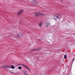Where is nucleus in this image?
Wrapping results in <instances>:
<instances>
[{"instance_id": "f8f14e48", "label": "nucleus", "mask_w": 75, "mask_h": 75, "mask_svg": "<svg viewBox=\"0 0 75 75\" xmlns=\"http://www.w3.org/2000/svg\"><path fill=\"white\" fill-rule=\"evenodd\" d=\"M24 74H25V75H28V74L27 73V72L26 71H25L24 72Z\"/></svg>"}, {"instance_id": "6ab92c4d", "label": "nucleus", "mask_w": 75, "mask_h": 75, "mask_svg": "<svg viewBox=\"0 0 75 75\" xmlns=\"http://www.w3.org/2000/svg\"><path fill=\"white\" fill-rule=\"evenodd\" d=\"M62 0V1H64V0Z\"/></svg>"}, {"instance_id": "f257e3e1", "label": "nucleus", "mask_w": 75, "mask_h": 75, "mask_svg": "<svg viewBox=\"0 0 75 75\" xmlns=\"http://www.w3.org/2000/svg\"><path fill=\"white\" fill-rule=\"evenodd\" d=\"M31 3L35 7H37L38 6V2L35 0H33L31 1Z\"/></svg>"}, {"instance_id": "dca6fc26", "label": "nucleus", "mask_w": 75, "mask_h": 75, "mask_svg": "<svg viewBox=\"0 0 75 75\" xmlns=\"http://www.w3.org/2000/svg\"><path fill=\"white\" fill-rule=\"evenodd\" d=\"M3 68H6V67H4V66H3L2 67Z\"/></svg>"}, {"instance_id": "4468645a", "label": "nucleus", "mask_w": 75, "mask_h": 75, "mask_svg": "<svg viewBox=\"0 0 75 75\" xmlns=\"http://www.w3.org/2000/svg\"><path fill=\"white\" fill-rule=\"evenodd\" d=\"M6 68H8V69H10V68H11V67L7 66Z\"/></svg>"}, {"instance_id": "1a4fd4ad", "label": "nucleus", "mask_w": 75, "mask_h": 75, "mask_svg": "<svg viewBox=\"0 0 75 75\" xmlns=\"http://www.w3.org/2000/svg\"><path fill=\"white\" fill-rule=\"evenodd\" d=\"M17 35L18 36H19V37H21V36H22V33L19 34H18Z\"/></svg>"}, {"instance_id": "20e7f679", "label": "nucleus", "mask_w": 75, "mask_h": 75, "mask_svg": "<svg viewBox=\"0 0 75 75\" xmlns=\"http://www.w3.org/2000/svg\"><path fill=\"white\" fill-rule=\"evenodd\" d=\"M23 11L24 10H20L18 12L17 15H18V16H20V15H21V14L23 13Z\"/></svg>"}, {"instance_id": "2eb2a0df", "label": "nucleus", "mask_w": 75, "mask_h": 75, "mask_svg": "<svg viewBox=\"0 0 75 75\" xmlns=\"http://www.w3.org/2000/svg\"><path fill=\"white\" fill-rule=\"evenodd\" d=\"M64 59H67V56L66 55H64Z\"/></svg>"}, {"instance_id": "7ed1b4c3", "label": "nucleus", "mask_w": 75, "mask_h": 75, "mask_svg": "<svg viewBox=\"0 0 75 75\" xmlns=\"http://www.w3.org/2000/svg\"><path fill=\"white\" fill-rule=\"evenodd\" d=\"M60 15L57 14L54 16V18L55 20H57V19H59L60 18Z\"/></svg>"}, {"instance_id": "423d86ee", "label": "nucleus", "mask_w": 75, "mask_h": 75, "mask_svg": "<svg viewBox=\"0 0 75 75\" xmlns=\"http://www.w3.org/2000/svg\"><path fill=\"white\" fill-rule=\"evenodd\" d=\"M46 27H48V26H50V23L49 22H47L45 25Z\"/></svg>"}, {"instance_id": "f3484780", "label": "nucleus", "mask_w": 75, "mask_h": 75, "mask_svg": "<svg viewBox=\"0 0 75 75\" xmlns=\"http://www.w3.org/2000/svg\"><path fill=\"white\" fill-rule=\"evenodd\" d=\"M9 72H10V73H14V72H11V71H9Z\"/></svg>"}, {"instance_id": "0eeeda50", "label": "nucleus", "mask_w": 75, "mask_h": 75, "mask_svg": "<svg viewBox=\"0 0 75 75\" xmlns=\"http://www.w3.org/2000/svg\"><path fill=\"white\" fill-rule=\"evenodd\" d=\"M22 65L24 67H25V68H26V69H28L29 71H31V70H30V69L28 68V67L27 66L24 65V64H22Z\"/></svg>"}, {"instance_id": "9b49d317", "label": "nucleus", "mask_w": 75, "mask_h": 75, "mask_svg": "<svg viewBox=\"0 0 75 75\" xmlns=\"http://www.w3.org/2000/svg\"><path fill=\"white\" fill-rule=\"evenodd\" d=\"M11 68H12V69H14V68H15L14 66H13V65L11 66Z\"/></svg>"}, {"instance_id": "a211bd4d", "label": "nucleus", "mask_w": 75, "mask_h": 75, "mask_svg": "<svg viewBox=\"0 0 75 75\" xmlns=\"http://www.w3.org/2000/svg\"><path fill=\"white\" fill-rule=\"evenodd\" d=\"M74 60H75V59H73V61L74 62Z\"/></svg>"}, {"instance_id": "39448f33", "label": "nucleus", "mask_w": 75, "mask_h": 75, "mask_svg": "<svg viewBox=\"0 0 75 75\" xmlns=\"http://www.w3.org/2000/svg\"><path fill=\"white\" fill-rule=\"evenodd\" d=\"M40 50H41L40 48H38L37 49H33L31 50V51H40Z\"/></svg>"}, {"instance_id": "6e6552de", "label": "nucleus", "mask_w": 75, "mask_h": 75, "mask_svg": "<svg viewBox=\"0 0 75 75\" xmlns=\"http://www.w3.org/2000/svg\"><path fill=\"white\" fill-rule=\"evenodd\" d=\"M42 8H47V6H42Z\"/></svg>"}, {"instance_id": "f03ea898", "label": "nucleus", "mask_w": 75, "mask_h": 75, "mask_svg": "<svg viewBox=\"0 0 75 75\" xmlns=\"http://www.w3.org/2000/svg\"><path fill=\"white\" fill-rule=\"evenodd\" d=\"M34 14L35 15V17H37V16H39V15H40V16H44L45 15L44 13H42L39 12H34Z\"/></svg>"}, {"instance_id": "ddd939ff", "label": "nucleus", "mask_w": 75, "mask_h": 75, "mask_svg": "<svg viewBox=\"0 0 75 75\" xmlns=\"http://www.w3.org/2000/svg\"><path fill=\"white\" fill-rule=\"evenodd\" d=\"M19 69H22V67H18Z\"/></svg>"}, {"instance_id": "9d476101", "label": "nucleus", "mask_w": 75, "mask_h": 75, "mask_svg": "<svg viewBox=\"0 0 75 75\" xmlns=\"http://www.w3.org/2000/svg\"><path fill=\"white\" fill-rule=\"evenodd\" d=\"M42 25V22H40L39 24V25L40 26V27H41Z\"/></svg>"}]
</instances>
